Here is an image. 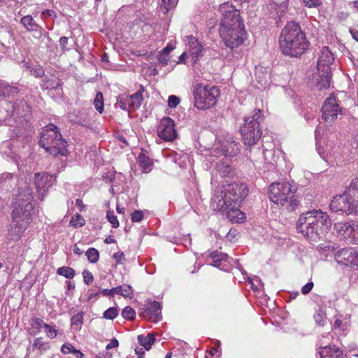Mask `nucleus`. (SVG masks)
<instances>
[{"mask_svg":"<svg viewBox=\"0 0 358 358\" xmlns=\"http://www.w3.org/2000/svg\"><path fill=\"white\" fill-rule=\"evenodd\" d=\"M331 227L329 215L320 210L302 213L296 222L297 230L312 241L322 238Z\"/></svg>","mask_w":358,"mask_h":358,"instance_id":"nucleus-1","label":"nucleus"},{"mask_svg":"<svg viewBox=\"0 0 358 358\" xmlns=\"http://www.w3.org/2000/svg\"><path fill=\"white\" fill-rule=\"evenodd\" d=\"M279 43L282 53L292 57L302 55L310 45L305 32L294 21L289 22L282 29Z\"/></svg>","mask_w":358,"mask_h":358,"instance_id":"nucleus-2","label":"nucleus"},{"mask_svg":"<svg viewBox=\"0 0 358 358\" xmlns=\"http://www.w3.org/2000/svg\"><path fill=\"white\" fill-rule=\"evenodd\" d=\"M292 187L287 182H273L268 188V197L273 203L287 211H294L299 208V201Z\"/></svg>","mask_w":358,"mask_h":358,"instance_id":"nucleus-3","label":"nucleus"},{"mask_svg":"<svg viewBox=\"0 0 358 358\" xmlns=\"http://www.w3.org/2000/svg\"><path fill=\"white\" fill-rule=\"evenodd\" d=\"M39 143L41 147L54 156L58 154L66 155L68 152L67 142L53 124H49L43 129Z\"/></svg>","mask_w":358,"mask_h":358,"instance_id":"nucleus-4","label":"nucleus"},{"mask_svg":"<svg viewBox=\"0 0 358 358\" xmlns=\"http://www.w3.org/2000/svg\"><path fill=\"white\" fill-rule=\"evenodd\" d=\"M220 12L222 15L220 21V34H223L229 41L228 31L230 29H234L238 34L240 28H244V24L241 19L239 11L231 3L226 2L221 4Z\"/></svg>","mask_w":358,"mask_h":358,"instance_id":"nucleus-5","label":"nucleus"},{"mask_svg":"<svg viewBox=\"0 0 358 358\" xmlns=\"http://www.w3.org/2000/svg\"><path fill=\"white\" fill-rule=\"evenodd\" d=\"M263 119L262 111L259 109L255 110L254 114L245 117V124L241 128V132L243 141L245 145H255L260 139L262 131L259 124Z\"/></svg>","mask_w":358,"mask_h":358,"instance_id":"nucleus-6","label":"nucleus"},{"mask_svg":"<svg viewBox=\"0 0 358 358\" xmlns=\"http://www.w3.org/2000/svg\"><path fill=\"white\" fill-rule=\"evenodd\" d=\"M27 189L23 192H19V196L15 203L14 209L12 212V218L19 217L17 221L24 224L29 225L31 222V215L34 210L32 203L33 195L32 190L29 186L26 185Z\"/></svg>","mask_w":358,"mask_h":358,"instance_id":"nucleus-7","label":"nucleus"},{"mask_svg":"<svg viewBox=\"0 0 358 358\" xmlns=\"http://www.w3.org/2000/svg\"><path fill=\"white\" fill-rule=\"evenodd\" d=\"M194 106L200 110H205L214 106L220 95L217 86H208L196 84L194 88Z\"/></svg>","mask_w":358,"mask_h":358,"instance_id":"nucleus-8","label":"nucleus"},{"mask_svg":"<svg viewBox=\"0 0 358 358\" xmlns=\"http://www.w3.org/2000/svg\"><path fill=\"white\" fill-rule=\"evenodd\" d=\"M26 185H29L24 180H20L16 176L10 173H3L0 175V198L4 199L8 194L13 192V196H19V192L27 189Z\"/></svg>","mask_w":358,"mask_h":358,"instance_id":"nucleus-9","label":"nucleus"},{"mask_svg":"<svg viewBox=\"0 0 358 358\" xmlns=\"http://www.w3.org/2000/svg\"><path fill=\"white\" fill-rule=\"evenodd\" d=\"M329 208L332 212H341L347 215L358 214V201L345 192L335 196L331 201Z\"/></svg>","mask_w":358,"mask_h":358,"instance_id":"nucleus-10","label":"nucleus"},{"mask_svg":"<svg viewBox=\"0 0 358 358\" xmlns=\"http://www.w3.org/2000/svg\"><path fill=\"white\" fill-rule=\"evenodd\" d=\"M157 134L159 137L165 141H173L177 137V131L175 129L173 120L169 117L161 120L157 127Z\"/></svg>","mask_w":358,"mask_h":358,"instance_id":"nucleus-11","label":"nucleus"},{"mask_svg":"<svg viewBox=\"0 0 358 358\" xmlns=\"http://www.w3.org/2000/svg\"><path fill=\"white\" fill-rule=\"evenodd\" d=\"M35 185L38 192V199L43 201L47 194L48 189L52 186L55 179L48 173H35Z\"/></svg>","mask_w":358,"mask_h":358,"instance_id":"nucleus-12","label":"nucleus"},{"mask_svg":"<svg viewBox=\"0 0 358 358\" xmlns=\"http://www.w3.org/2000/svg\"><path fill=\"white\" fill-rule=\"evenodd\" d=\"M335 260L341 265H354L358 264V249L352 248H342L336 252Z\"/></svg>","mask_w":358,"mask_h":358,"instance_id":"nucleus-13","label":"nucleus"},{"mask_svg":"<svg viewBox=\"0 0 358 358\" xmlns=\"http://www.w3.org/2000/svg\"><path fill=\"white\" fill-rule=\"evenodd\" d=\"M225 192L232 203H238L248 195V189L245 184L232 183L227 185Z\"/></svg>","mask_w":358,"mask_h":358,"instance_id":"nucleus-14","label":"nucleus"},{"mask_svg":"<svg viewBox=\"0 0 358 358\" xmlns=\"http://www.w3.org/2000/svg\"><path fill=\"white\" fill-rule=\"evenodd\" d=\"M322 118L327 122H334L341 111L334 96H330L325 101L322 108Z\"/></svg>","mask_w":358,"mask_h":358,"instance_id":"nucleus-15","label":"nucleus"},{"mask_svg":"<svg viewBox=\"0 0 358 358\" xmlns=\"http://www.w3.org/2000/svg\"><path fill=\"white\" fill-rule=\"evenodd\" d=\"M232 206L225 191L215 189L211 199L210 207L215 211L226 212Z\"/></svg>","mask_w":358,"mask_h":358,"instance_id":"nucleus-16","label":"nucleus"},{"mask_svg":"<svg viewBox=\"0 0 358 358\" xmlns=\"http://www.w3.org/2000/svg\"><path fill=\"white\" fill-rule=\"evenodd\" d=\"M161 305L156 301L149 302L145 308H141L140 315L153 322H157L161 320L162 316L161 313Z\"/></svg>","mask_w":358,"mask_h":358,"instance_id":"nucleus-17","label":"nucleus"},{"mask_svg":"<svg viewBox=\"0 0 358 358\" xmlns=\"http://www.w3.org/2000/svg\"><path fill=\"white\" fill-rule=\"evenodd\" d=\"M240 33H237L238 31H236L234 29H230V30L228 31V34L229 35V41H228L227 38L224 37L223 34H220V36L224 41V43L226 46L229 47V48H234L240 45H241L245 38L246 33L244 30V28H240Z\"/></svg>","mask_w":358,"mask_h":358,"instance_id":"nucleus-18","label":"nucleus"},{"mask_svg":"<svg viewBox=\"0 0 358 358\" xmlns=\"http://www.w3.org/2000/svg\"><path fill=\"white\" fill-rule=\"evenodd\" d=\"M16 215L17 214H15V218H12L7 236L8 239L14 242L18 241L20 239L22 234L29 226L27 224L24 225L23 223L17 221L19 217H17Z\"/></svg>","mask_w":358,"mask_h":358,"instance_id":"nucleus-19","label":"nucleus"},{"mask_svg":"<svg viewBox=\"0 0 358 358\" xmlns=\"http://www.w3.org/2000/svg\"><path fill=\"white\" fill-rule=\"evenodd\" d=\"M189 43V50L191 54V61L196 63L203 55V48L198 39L192 36L187 37Z\"/></svg>","mask_w":358,"mask_h":358,"instance_id":"nucleus-20","label":"nucleus"},{"mask_svg":"<svg viewBox=\"0 0 358 358\" xmlns=\"http://www.w3.org/2000/svg\"><path fill=\"white\" fill-rule=\"evenodd\" d=\"M334 61L333 54L327 47H324L317 61V71H325L331 70L330 66L333 64Z\"/></svg>","mask_w":358,"mask_h":358,"instance_id":"nucleus-21","label":"nucleus"},{"mask_svg":"<svg viewBox=\"0 0 358 358\" xmlns=\"http://www.w3.org/2000/svg\"><path fill=\"white\" fill-rule=\"evenodd\" d=\"M20 22L28 31L34 33L35 38H38L42 36L43 28L35 22L31 15L24 16Z\"/></svg>","mask_w":358,"mask_h":358,"instance_id":"nucleus-22","label":"nucleus"},{"mask_svg":"<svg viewBox=\"0 0 358 358\" xmlns=\"http://www.w3.org/2000/svg\"><path fill=\"white\" fill-rule=\"evenodd\" d=\"M320 358H347L338 347L335 345H328L322 348L319 351Z\"/></svg>","mask_w":358,"mask_h":358,"instance_id":"nucleus-23","label":"nucleus"},{"mask_svg":"<svg viewBox=\"0 0 358 358\" xmlns=\"http://www.w3.org/2000/svg\"><path fill=\"white\" fill-rule=\"evenodd\" d=\"M355 222H337L334 224V228L338 234L343 236L345 238H352L355 227Z\"/></svg>","mask_w":358,"mask_h":358,"instance_id":"nucleus-24","label":"nucleus"},{"mask_svg":"<svg viewBox=\"0 0 358 358\" xmlns=\"http://www.w3.org/2000/svg\"><path fill=\"white\" fill-rule=\"evenodd\" d=\"M13 115L18 117L27 118L30 113L29 106L24 100H17L13 106Z\"/></svg>","mask_w":358,"mask_h":358,"instance_id":"nucleus-25","label":"nucleus"},{"mask_svg":"<svg viewBox=\"0 0 358 358\" xmlns=\"http://www.w3.org/2000/svg\"><path fill=\"white\" fill-rule=\"evenodd\" d=\"M220 152L224 156L232 157L240 152V146L234 140H229L221 145Z\"/></svg>","mask_w":358,"mask_h":358,"instance_id":"nucleus-26","label":"nucleus"},{"mask_svg":"<svg viewBox=\"0 0 358 358\" xmlns=\"http://www.w3.org/2000/svg\"><path fill=\"white\" fill-rule=\"evenodd\" d=\"M226 214L227 218L234 222H241L245 219V214L238 208L237 203H232Z\"/></svg>","mask_w":358,"mask_h":358,"instance_id":"nucleus-27","label":"nucleus"},{"mask_svg":"<svg viewBox=\"0 0 358 358\" xmlns=\"http://www.w3.org/2000/svg\"><path fill=\"white\" fill-rule=\"evenodd\" d=\"M42 82L41 87L43 90H57L62 85V80L55 75H51L50 78L45 76Z\"/></svg>","mask_w":358,"mask_h":358,"instance_id":"nucleus-28","label":"nucleus"},{"mask_svg":"<svg viewBox=\"0 0 358 358\" xmlns=\"http://www.w3.org/2000/svg\"><path fill=\"white\" fill-rule=\"evenodd\" d=\"M318 78H317V86L320 90L327 89L330 86V81L331 78V70L328 71H317Z\"/></svg>","mask_w":358,"mask_h":358,"instance_id":"nucleus-29","label":"nucleus"},{"mask_svg":"<svg viewBox=\"0 0 358 358\" xmlns=\"http://www.w3.org/2000/svg\"><path fill=\"white\" fill-rule=\"evenodd\" d=\"M145 92L144 87L141 85L139 90L134 94L130 95V108L135 110L140 108L143 101V93Z\"/></svg>","mask_w":358,"mask_h":358,"instance_id":"nucleus-30","label":"nucleus"},{"mask_svg":"<svg viewBox=\"0 0 358 358\" xmlns=\"http://www.w3.org/2000/svg\"><path fill=\"white\" fill-rule=\"evenodd\" d=\"M210 257L212 258L213 261L210 264L215 267L220 268L222 266L223 262H225L227 261V259L229 258L228 255L227 254L224 253H220L218 251H214L210 253Z\"/></svg>","mask_w":358,"mask_h":358,"instance_id":"nucleus-31","label":"nucleus"},{"mask_svg":"<svg viewBox=\"0 0 358 358\" xmlns=\"http://www.w3.org/2000/svg\"><path fill=\"white\" fill-rule=\"evenodd\" d=\"M138 162L143 172L149 173L151 171L153 164L152 162L145 153H140L138 157Z\"/></svg>","mask_w":358,"mask_h":358,"instance_id":"nucleus-32","label":"nucleus"},{"mask_svg":"<svg viewBox=\"0 0 358 358\" xmlns=\"http://www.w3.org/2000/svg\"><path fill=\"white\" fill-rule=\"evenodd\" d=\"M138 343L143 346L144 349L146 350H149L152 345L155 341V335L152 334H148L146 336L143 335H139L138 336Z\"/></svg>","mask_w":358,"mask_h":358,"instance_id":"nucleus-33","label":"nucleus"},{"mask_svg":"<svg viewBox=\"0 0 358 358\" xmlns=\"http://www.w3.org/2000/svg\"><path fill=\"white\" fill-rule=\"evenodd\" d=\"M333 149L334 147L331 145L327 144L324 148L318 147L317 151L320 157L328 162L330 158L334 157L335 152Z\"/></svg>","mask_w":358,"mask_h":358,"instance_id":"nucleus-34","label":"nucleus"},{"mask_svg":"<svg viewBox=\"0 0 358 358\" xmlns=\"http://www.w3.org/2000/svg\"><path fill=\"white\" fill-rule=\"evenodd\" d=\"M216 169L222 177L229 176L232 171V168L227 160L217 162Z\"/></svg>","mask_w":358,"mask_h":358,"instance_id":"nucleus-35","label":"nucleus"},{"mask_svg":"<svg viewBox=\"0 0 358 358\" xmlns=\"http://www.w3.org/2000/svg\"><path fill=\"white\" fill-rule=\"evenodd\" d=\"M130 95L125 94H120L117 98V104L124 110H132L131 108H130Z\"/></svg>","mask_w":358,"mask_h":358,"instance_id":"nucleus-36","label":"nucleus"},{"mask_svg":"<svg viewBox=\"0 0 358 358\" xmlns=\"http://www.w3.org/2000/svg\"><path fill=\"white\" fill-rule=\"evenodd\" d=\"M115 294H120L124 297L131 298L133 296L132 288L130 285H124L122 286H117L113 288Z\"/></svg>","mask_w":358,"mask_h":358,"instance_id":"nucleus-37","label":"nucleus"},{"mask_svg":"<svg viewBox=\"0 0 358 358\" xmlns=\"http://www.w3.org/2000/svg\"><path fill=\"white\" fill-rule=\"evenodd\" d=\"M57 273L68 279H72L76 275L75 270L69 266H62L58 268Z\"/></svg>","mask_w":358,"mask_h":358,"instance_id":"nucleus-38","label":"nucleus"},{"mask_svg":"<svg viewBox=\"0 0 358 358\" xmlns=\"http://www.w3.org/2000/svg\"><path fill=\"white\" fill-rule=\"evenodd\" d=\"M86 256L90 262L96 263L99 258V252L96 249L90 248L86 251Z\"/></svg>","mask_w":358,"mask_h":358,"instance_id":"nucleus-39","label":"nucleus"},{"mask_svg":"<svg viewBox=\"0 0 358 358\" xmlns=\"http://www.w3.org/2000/svg\"><path fill=\"white\" fill-rule=\"evenodd\" d=\"M314 319L315 322L320 326H324L327 323L326 313L322 309H319L316 311L314 315Z\"/></svg>","mask_w":358,"mask_h":358,"instance_id":"nucleus-40","label":"nucleus"},{"mask_svg":"<svg viewBox=\"0 0 358 358\" xmlns=\"http://www.w3.org/2000/svg\"><path fill=\"white\" fill-rule=\"evenodd\" d=\"M85 224V220L80 214H76L70 220V225L74 228L81 227Z\"/></svg>","mask_w":358,"mask_h":358,"instance_id":"nucleus-41","label":"nucleus"},{"mask_svg":"<svg viewBox=\"0 0 358 358\" xmlns=\"http://www.w3.org/2000/svg\"><path fill=\"white\" fill-rule=\"evenodd\" d=\"M2 95L10 96L14 95L19 92L20 90L16 86L3 84Z\"/></svg>","mask_w":358,"mask_h":358,"instance_id":"nucleus-42","label":"nucleus"},{"mask_svg":"<svg viewBox=\"0 0 358 358\" xmlns=\"http://www.w3.org/2000/svg\"><path fill=\"white\" fill-rule=\"evenodd\" d=\"M103 94L101 92H98L94 98V104L96 110L101 113L103 110Z\"/></svg>","mask_w":358,"mask_h":358,"instance_id":"nucleus-43","label":"nucleus"},{"mask_svg":"<svg viewBox=\"0 0 358 358\" xmlns=\"http://www.w3.org/2000/svg\"><path fill=\"white\" fill-rule=\"evenodd\" d=\"M30 73L36 78H42L45 76V70L43 67L40 65H35L32 66L30 69Z\"/></svg>","mask_w":358,"mask_h":358,"instance_id":"nucleus-44","label":"nucleus"},{"mask_svg":"<svg viewBox=\"0 0 358 358\" xmlns=\"http://www.w3.org/2000/svg\"><path fill=\"white\" fill-rule=\"evenodd\" d=\"M118 315V310L116 307H110L108 308L103 315V317L107 320H113Z\"/></svg>","mask_w":358,"mask_h":358,"instance_id":"nucleus-45","label":"nucleus"},{"mask_svg":"<svg viewBox=\"0 0 358 358\" xmlns=\"http://www.w3.org/2000/svg\"><path fill=\"white\" fill-rule=\"evenodd\" d=\"M122 315L124 318L131 320L135 318L136 312L130 306H126L122 312Z\"/></svg>","mask_w":358,"mask_h":358,"instance_id":"nucleus-46","label":"nucleus"},{"mask_svg":"<svg viewBox=\"0 0 358 358\" xmlns=\"http://www.w3.org/2000/svg\"><path fill=\"white\" fill-rule=\"evenodd\" d=\"M176 0H162V12L165 14L176 5Z\"/></svg>","mask_w":358,"mask_h":358,"instance_id":"nucleus-47","label":"nucleus"},{"mask_svg":"<svg viewBox=\"0 0 358 358\" xmlns=\"http://www.w3.org/2000/svg\"><path fill=\"white\" fill-rule=\"evenodd\" d=\"M106 218L108 221L112 224L113 228H117L119 227V221L113 211L107 212Z\"/></svg>","mask_w":358,"mask_h":358,"instance_id":"nucleus-48","label":"nucleus"},{"mask_svg":"<svg viewBox=\"0 0 358 358\" xmlns=\"http://www.w3.org/2000/svg\"><path fill=\"white\" fill-rule=\"evenodd\" d=\"M44 329L46 333V335L48 338L52 339L55 338L57 335V330L51 327L50 324H44Z\"/></svg>","mask_w":358,"mask_h":358,"instance_id":"nucleus-49","label":"nucleus"},{"mask_svg":"<svg viewBox=\"0 0 358 358\" xmlns=\"http://www.w3.org/2000/svg\"><path fill=\"white\" fill-rule=\"evenodd\" d=\"M83 313H78L71 317V325L77 326L83 323Z\"/></svg>","mask_w":358,"mask_h":358,"instance_id":"nucleus-50","label":"nucleus"},{"mask_svg":"<svg viewBox=\"0 0 358 358\" xmlns=\"http://www.w3.org/2000/svg\"><path fill=\"white\" fill-rule=\"evenodd\" d=\"M83 276L84 282L86 285H90L93 282V280H94L93 275L88 270H84L83 271Z\"/></svg>","mask_w":358,"mask_h":358,"instance_id":"nucleus-51","label":"nucleus"},{"mask_svg":"<svg viewBox=\"0 0 358 358\" xmlns=\"http://www.w3.org/2000/svg\"><path fill=\"white\" fill-rule=\"evenodd\" d=\"M131 221L133 222H139L143 218V213L141 210H135L131 214Z\"/></svg>","mask_w":358,"mask_h":358,"instance_id":"nucleus-52","label":"nucleus"},{"mask_svg":"<svg viewBox=\"0 0 358 358\" xmlns=\"http://www.w3.org/2000/svg\"><path fill=\"white\" fill-rule=\"evenodd\" d=\"M180 103V99L175 96L171 95L168 99V105L170 108H176Z\"/></svg>","mask_w":358,"mask_h":358,"instance_id":"nucleus-53","label":"nucleus"},{"mask_svg":"<svg viewBox=\"0 0 358 358\" xmlns=\"http://www.w3.org/2000/svg\"><path fill=\"white\" fill-rule=\"evenodd\" d=\"M33 347L38 348L41 350H45L47 348L46 344L42 342L41 338H36L33 343Z\"/></svg>","mask_w":358,"mask_h":358,"instance_id":"nucleus-54","label":"nucleus"},{"mask_svg":"<svg viewBox=\"0 0 358 358\" xmlns=\"http://www.w3.org/2000/svg\"><path fill=\"white\" fill-rule=\"evenodd\" d=\"M303 3L308 8H315L322 4L321 0H303Z\"/></svg>","mask_w":358,"mask_h":358,"instance_id":"nucleus-55","label":"nucleus"},{"mask_svg":"<svg viewBox=\"0 0 358 358\" xmlns=\"http://www.w3.org/2000/svg\"><path fill=\"white\" fill-rule=\"evenodd\" d=\"M75 348L70 343H65L62 346L61 351L63 354L73 353Z\"/></svg>","mask_w":358,"mask_h":358,"instance_id":"nucleus-56","label":"nucleus"},{"mask_svg":"<svg viewBox=\"0 0 358 358\" xmlns=\"http://www.w3.org/2000/svg\"><path fill=\"white\" fill-rule=\"evenodd\" d=\"M159 62L163 65L166 66L168 64V62L169 61V56L167 54H165L162 52H160L159 57H158Z\"/></svg>","mask_w":358,"mask_h":358,"instance_id":"nucleus-57","label":"nucleus"},{"mask_svg":"<svg viewBox=\"0 0 358 358\" xmlns=\"http://www.w3.org/2000/svg\"><path fill=\"white\" fill-rule=\"evenodd\" d=\"M113 257L117 264H122L123 262L125 260L124 255L122 252H117L114 253Z\"/></svg>","mask_w":358,"mask_h":358,"instance_id":"nucleus-58","label":"nucleus"},{"mask_svg":"<svg viewBox=\"0 0 358 358\" xmlns=\"http://www.w3.org/2000/svg\"><path fill=\"white\" fill-rule=\"evenodd\" d=\"M313 282H308L305 285H303L301 288V292L303 294H308L313 287Z\"/></svg>","mask_w":358,"mask_h":358,"instance_id":"nucleus-59","label":"nucleus"},{"mask_svg":"<svg viewBox=\"0 0 358 358\" xmlns=\"http://www.w3.org/2000/svg\"><path fill=\"white\" fill-rule=\"evenodd\" d=\"M69 38L66 36H62L59 39V45L63 52H65L68 49L66 48V45L68 44Z\"/></svg>","mask_w":358,"mask_h":358,"instance_id":"nucleus-60","label":"nucleus"},{"mask_svg":"<svg viewBox=\"0 0 358 358\" xmlns=\"http://www.w3.org/2000/svg\"><path fill=\"white\" fill-rule=\"evenodd\" d=\"M118 345H119L118 341L116 338H113V339H111L110 343H108L106 345V349L107 350H108L110 349H112V348H117V347H118Z\"/></svg>","mask_w":358,"mask_h":358,"instance_id":"nucleus-61","label":"nucleus"},{"mask_svg":"<svg viewBox=\"0 0 358 358\" xmlns=\"http://www.w3.org/2000/svg\"><path fill=\"white\" fill-rule=\"evenodd\" d=\"M100 292L105 296H113L115 295L114 292H113V288H112L110 289H103Z\"/></svg>","mask_w":358,"mask_h":358,"instance_id":"nucleus-62","label":"nucleus"},{"mask_svg":"<svg viewBox=\"0 0 358 358\" xmlns=\"http://www.w3.org/2000/svg\"><path fill=\"white\" fill-rule=\"evenodd\" d=\"M350 190L358 189V178L353 179L349 186Z\"/></svg>","mask_w":358,"mask_h":358,"instance_id":"nucleus-63","label":"nucleus"},{"mask_svg":"<svg viewBox=\"0 0 358 358\" xmlns=\"http://www.w3.org/2000/svg\"><path fill=\"white\" fill-rule=\"evenodd\" d=\"M352 238L356 243H358V222H355V231L353 233Z\"/></svg>","mask_w":358,"mask_h":358,"instance_id":"nucleus-64","label":"nucleus"}]
</instances>
